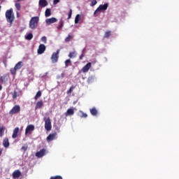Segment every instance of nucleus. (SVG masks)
Returning <instances> with one entry per match:
<instances>
[{
	"label": "nucleus",
	"instance_id": "nucleus-1",
	"mask_svg": "<svg viewBox=\"0 0 179 179\" xmlns=\"http://www.w3.org/2000/svg\"><path fill=\"white\" fill-rule=\"evenodd\" d=\"M6 18L7 22L12 24L13 23V21L15 20V14L13 13V9L10 8L9 10H7L6 11Z\"/></svg>",
	"mask_w": 179,
	"mask_h": 179
},
{
	"label": "nucleus",
	"instance_id": "nucleus-2",
	"mask_svg": "<svg viewBox=\"0 0 179 179\" xmlns=\"http://www.w3.org/2000/svg\"><path fill=\"white\" fill-rule=\"evenodd\" d=\"M40 18L37 16L32 17L29 21V28L34 30L38 26Z\"/></svg>",
	"mask_w": 179,
	"mask_h": 179
},
{
	"label": "nucleus",
	"instance_id": "nucleus-3",
	"mask_svg": "<svg viewBox=\"0 0 179 179\" xmlns=\"http://www.w3.org/2000/svg\"><path fill=\"white\" fill-rule=\"evenodd\" d=\"M23 66V62H19L17 64H16L14 66V68H12L10 69V72L12 75H16V71L20 69Z\"/></svg>",
	"mask_w": 179,
	"mask_h": 179
},
{
	"label": "nucleus",
	"instance_id": "nucleus-4",
	"mask_svg": "<svg viewBox=\"0 0 179 179\" xmlns=\"http://www.w3.org/2000/svg\"><path fill=\"white\" fill-rule=\"evenodd\" d=\"M59 58V49H58L56 52L52 53L50 58L52 63L57 64V62H58Z\"/></svg>",
	"mask_w": 179,
	"mask_h": 179
},
{
	"label": "nucleus",
	"instance_id": "nucleus-5",
	"mask_svg": "<svg viewBox=\"0 0 179 179\" xmlns=\"http://www.w3.org/2000/svg\"><path fill=\"white\" fill-rule=\"evenodd\" d=\"M44 121H45V129H46V131H51L52 128V125L51 124V120L50 119V117L45 118Z\"/></svg>",
	"mask_w": 179,
	"mask_h": 179
},
{
	"label": "nucleus",
	"instance_id": "nucleus-6",
	"mask_svg": "<svg viewBox=\"0 0 179 179\" xmlns=\"http://www.w3.org/2000/svg\"><path fill=\"white\" fill-rule=\"evenodd\" d=\"M90 68H92V63L89 62L78 71V73H81L82 72H83V73H86L89 72V69H90Z\"/></svg>",
	"mask_w": 179,
	"mask_h": 179
},
{
	"label": "nucleus",
	"instance_id": "nucleus-7",
	"mask_svg": "<svg viewBox=\"0 0 179 179\" xmlns=\"http://www.w3.org/2000/svg\"><path fill=\"white\" fill-rule=\"evenodd\" d=\"M20 113V106L15 105L9 112L10 115H13L14 114H17Z\"/></svg>",
	"mask_w": 179,
	"mask_h": 179
},
{
	"label": "nucleus",
	"instance_id": "nucleus-8",
	"mask_svg": "<svg viewBox=\"0 0 179 179\" xmlns=\"http://www.w3.org/2000/svg\"><path fill=\"white\" fill-rule=\"evenodd\" d=\"M35 127L33 124L28 125L25 129V135H27V134H31L33 131H34Z\"/></svg>",
	"mask_w": 179,
	"mask_h": 179
},
{
	"label": "nucleus",
	"instance_id": "nucleus-9",
	"mask_svg": "<svg viewBox=\"0 0 179 179\" xmlns=\"http://www.w3.org/2000/svg\"><path fill=\"white\" fill-rule=\"evenodd\" d=\"M54 139H57V132L50 134H49V136L47 137L48 142H51V141H54Z\"/></svg>",
	"mask_w": 179,
	"mask_h": 179
},
{
	"label": "nucleus",
	"instance_id": "nucleus-10",
	"mask_svg": "<svg viewBox=\"0 0 179 179\" xmlns=\"http://www.w3.org/2000/svg\"><path fill=\"white\" fill-rule=\"evenodd\" d=\"M5 82H8V74H3L0 77V84L2 85Z\"/></svg>",
	"mask_w": 179,
	"mask_h": 179
},
{
	"label": "nucleus",
	"instance_id": "nucleus-11",
	"mask_svg": "<svg viewBox=\"0 0 179 179\" xmlns=\"http://www.w3.org/2000/svg\"><path fill=\"white\" fill-rule=\"evenodd\" d=\"M38 5L41 8H45V6H48V1L47 0H39Z\"/></svg>",
	"mask_w": 179,
	"mask_h": 179
},
{
	"label": "nucleus",
	"instance_id": "nucleus-12",
	"mask_svg": "<svg viewBox=\"0 0 179 179\" xmlns=\"http://www.w3.org/2000/svg\"><path fill=\"white\" fill-rule=\"evenodd\" d=\"M58 20H57V18L51 17V18L46 19L45 22L47 23V24H51L52 23H55Z\"/></svg>",
	"mask_w": 179,
	"mask_h": 179
},
{
	"label": "nucleus",
	"instance_id": "nucleus-13",
	"mask_svg": "<svg viewBox=\"0 0 179 179\" xmlns=\"http://www.w3.org/2000/svg\"><path fill=\"white\" fill-rule=\"evenodd\" d=\"M19 131H20L19 127H15L14 129L13 133V135H12V138L13 139H16V138H17V134H19Z\"/></svg>",
	"mask_w": 179,
	"mask_h": 179
},
{
	"label": "nucleus",
	"instance_id": "nucleus-14",
	"mask_svg": "<svg viewBox=\"0 0 179 179\" xmlns=\"http://www.w3.org/2000/svg\"><path fill=\"white\" fill-rule=\"evenodd\" d=\"M45 155V149H42L36 153V157H43Z\"/></svg>",
	"mask_w": 179,
	"mask_h": 179
},
{
	"label": "nucleus",
	"instance_id": "nucleus-15",
	"mask_svg": "<svg viewBox=\"0 0 179 179\" xmlns=\"http://www.w3.org/2000/svg\"><path fill=\"white\" fill-rule=\"evenodd\" d=\"M44 51H45V45H39L38 48V54L41 55V54H43Z\"/></svg>",
	"mask_w": 179,
	"mask_h": 179
},
{
	"label": "nucleus",
	"instance_id": "nucleus-16",
	"mask_svg": "<svg viewBox=\"0 0 179 179\" xmlns=\"http://www.w3.org/2000/svg\"><path fill=\"white\" fill-rule=\"evenodd\" d=\"M20 176H22V172H20V171H19V170H15L13 173V177L14 178H19V177H20Z\"/></svg>",
	"mask_w": 179,
	"mask_h": 179
},
{
	"label": "nucleus",
	"instance_id": "nucleus-17",
	"mask_svg": "<svg viewBox=\"0 0 179 179\" xmlns=\"http://www.w3.org/2000/svg\"><path fill=\"white\" fill-rule=\"evenodd\" d=\"M73 114H75V110H73V108H69L65 113L66 117H69V115H73Z\"/></svg>",
	"mask_w": 179,
	"mask_h": 179
},
{
	"label": "nucleus",
	"instance_id": "nucleus-18",
	"mask_svg": "<svg viewBox=\"0 0 179 179\" xmlns=\"http://www.w3.org/2000/svg\"><path fill=\"white\" fill-rule=\"evenodd\" d=\"M44 106V103H43V101H39L36 103L35 109L37 110L38 108H41Z\"/></svg>",
	"mask_w": 179,
	"mask_h": 179
},
{
	"label": "nucleus",
	"instance_id": "nucleus-19",
	"mask_svg": "<svg viewBox=\"0 0 179 179\" xmlns=\"http://www.w3.org/2000/svg\"><path fill=\"white\" fill-rule=\"evenodd\" d=\"M90 113L92 114V115L96 116L98 114V111L97 109L96 108H92L90 109Z\"/></svg>",
	"mask_w": 179,
	"mask_h": 179
},
{
	"label": "nucleus",
	"instance_id": "nucleus-20",
	"mask_svg": "<svg viewBox=\"0 0 179 179\" xmlns=\"http://www.w3.org/2000/svg\"><path fill=\"white\" fill-rule=\"evenodd\" d=\"M9 139L8 138H5L3 141V145L5 148H9Z\"/></svg>",
	"mask_w": 179,
	"mask_h": 179
},
{
	"label": "nucleus",
	"instance_id": "nucleus-21",
	"mask_svg": "<svg viewBox=\"0 0 179 179\" xmlns=\"http://www.w3.org/2000/svg\"><path fill=\"white\" fill-rule=\"evenodd\" d=\"M5 129L6 128L3 125H0V138H2V136H3L5 134Z\"/></svg>",
	"mask_w": 179,
	"mask_h": 179
},
{
	"label": "nucleus",
	"instance_id": "nucleus-22",
	"mask_svg": "<svg viewBox=\"0 0 179 179\" xmlns=\"http://www.w3.org/2000/svg\"><path fill=\"white\" fill-rule=\"evenodd\" d=\"M99 7L101 10H107V8H108V3H105L103 5L101 4Z\"/></svg>",
	"mask_w": 179,
	"mask_h": 179
},
{
	"label": "nucleus",
	"instance_id": "nucleus-23",
	"mask_svg": "<svg viewBox=\"0 0 179 179\" xmlns=\"http://www.w3.org/2000/svg\"><path fill=\"white\" fill-rule=\"evenodd\" d=\"M45 17H49V16H51V9L47 8L45 10Z\"/></svg>",
	"mask_w": 179,
	"mask_h": 179
},
{
	"label": "nucleus",
	"instance_id": "nucleus-24",
	"mask_svg": "<svg viewBox=\"0 0 179 179\" xmlns=\"http://www.w3.org/2000/svg\"><path fill=\"white\" fill-rule=\"evenodd\" d=\"M64 27V20H60L59 22V25L57 26V30H61Z\"/></svg>",
	"mask_w": 179,
	"mask_h": 179
},
{
	"label": "nucleus",
	"instance_id": "nucleus-25",
	"mask_svg": "<svg viewBox=\"0 0 179 179\" xmlns=\"http://www.w3.org/2000/svg\"><path fill=\"white\" fill-rule=\"evenodd\" d=\"M101 10L99 7H98L94 13V15L96 16H99V15H100V13H101Z\"/></svg>",
	"mask_w": 179,
	"mask_h": 179
},
{
	"label": "nucleus",
	"instance_id": "nucleus-26",
	"mask_svg": "<svg viewBox=\"0 0 179 179\" xmlns=\"http://www.w3.org/2000/svg\"><path fill=\"white\" fill-rule=\"evenodd\" d=\"M101 10L99 7H98L94 13V15L96 16H99V15H100V13H101Z\"/></svg>",
	"mask_w": 179,
	"mask_h": 179
},
{
	"label": "nucleus",
	"instance_id": "nucleus-27",
	"mask_svg": "<svg viewBox=\"0 0 179 179\" xmlns=\"http://www.w3.org/2000/svg\"><path fill=\"white\" fill-rule=\"evenodd\" d=\"M11 94L13 96V99L15 100L19 97V92L14 91L13 92H11Z\"/></svg>",
	"mask_w": 179,
	"mask_h": 179
},
{
	"label": "nucleus",
	"instance_id": "nucleus-28",
	"mask_svg": "<svg viewBox=\"0 0 179 179\" xmlns=\"http://www.w3.org/2000/svg\"><path fill=\"white\" fill-rule=\"evenodd\" d=\"M73 38V35L72 34H69L68 36L65 38L66 43H69L71 40Z\"/></svg>",
	"mask_w": 179,
	"mask_h": 179
},
{
	"label": "nucleus",
	"instance_id": "nucleus-29",
	"mask_svg": "<svg viewBox=\"0 0 179 179\" xmlns=\"http://www.w3.org/2000/svg\"><path fill=\"white\" fill-rule=\"evenodd\" d=\"M64 64H65V67L66 68H68L69 66V65H72V64H71V59H66V61H65V62H64Z\"/></svg>",
	"mask_w": 179,
	"mask_h": 179
},
{
	"label": "nucleus",
	"instance_id": "nucleus-30",
	"mask_svg": "<svg viewBox=\"0 0 179 179\" xmlns=\"http://www.w3.org/2000/svg\"><path fill=\"white\" fill-rule=\"evenodd\" d=\"M76 57V52L73 51L69 53V58H75Z\"/></svg>",
	"mask_w": 179,
	"mask_h": 179
},
{
	"label": "nucleus",
	"instance_id": "nucleus-31",
	"mask_svg": "<svg viewBox=\"0 0 179 179\" xmlns=\"http://www.w3.org/2000/svg\"><path fill=\"white\" fill-rule=\"evenodd\" d=\"M94 80V77L93 76H89L87 78V83H92V82Z\"/></svg>",
	"mask_w": 179,
	"mask_h": 179
},
{
	"label": "nucleus",
	"instance_id": "nucleus-32",
	"mask_svg": "<svg viewBox=\"0 0 179 179\" xmlns=\"http://www.w3.org/2000/svg\"><path fill=\"white\" fill-rule=\"evenodd\" d=\"M41 97V91H38L36 96H34L35 100H37L38 99H40Z\"/></svg>",
	"mask_w": 179,
	"mask_h": 179
},
{
	"label": "nucleus",
	"instance_id": "nucleus-33",
	"mask_svg": "<svg viewBox=\"0 0 179 179\" xmlns=\"http://www.w3.org/2000/svg\"><path fill=\"white\" fill-rule=\"evenodd\" d=\"M28 148L29 145H27V143H26L21 148V150H23V152H26V150H27Z\"/></svg>",
	"mask_w": 179,
	"mask_h": 179
},
{
	"label": "nucleus",
	"instance_id": "nucleus-34",
	"mask_svg": "<svg viewBox=\"0 0 179 179\" xmlns=\"http://www.w3.org/2000/svg\"><path fill=\"white\" fill-rule=\"evenodd\" d=\"M79 20H80V15L78 14V15L76 16V18H75V23H76V24L79 23Z\"/></svg>",
	"mask_w": 179,
	"mask_h": 179
},
{
	"label": "nucleus",
	"instance_id": "nucleus-35",
	"mask_svg": "<svg viewBox=\"0 0 179 179\" xmlns=\"http://www.w3.org/2000/svg\"><path fill=\"white\" fill-rule=\"evenodd\" d=\"M111 36V32L110 31H107L105 34H104V38H108Z\"/></svg>",
	"mask_w": 179,
	"mask_h": 179
},
{
	"label": "nucleus",
	"instance_id": "nucleus-36",
	"mask_svg": "<svg viewBox=\"0 0 179 179\" xmlns=\"http://www.w3.org/2000/svg\"><path fill=\"white\" fill-rule=\"evenodd\" d=\"M25 38H26L27 40H31V38H33V34H31V33L28 34L26 36Z\"/></svg>",
	"mask_w": 179,
	"mask_h": 179
},
{
	"label": "nucleus",
	"instance_id": "nucleus-37",
	"mask_svg": "<svg viewBox=\"0 0 179 179\" xmlns=\"http://www.w3.org/2000/svg\"><path fill=\"white\" fill-rule=\"evenodd\" d=\"M73 89H75V86L72 85L70 89L67 91V94H71L72 92H73Z\"/></svg>",
	"mask_w": 179,
	"mask_h": 179
},
{
	"label": "nucleus",
	"instance_id": "nucleus-38",
	"mask_svg": "<svg viewBox=\"0 0 179 179\" xmlns=\"http://www.w3.org/2000/svg\"><path fill=\"white\" fill-rule=\"evenodd\" d=\"M15 6L17 10H20L21 6L19 3H15Z\"/></svg>",
	"mask_w": 179,
	"mask_h": 179
},
{
	"label": "nucleus",
	"instance_id": "nucleus-39",
	"mask_svg": "<svg viewBox=\"0 0 179 179\" xmlns=\"http://www.w3.org/2000/svg\"><path fill=\"white\" fill-rule=\"evenodd\" d=\"M87 114L83 113V111H81V115H80V117L81 118H87Z\"/></svg>",
	"mask_w": 179,
	"mask_h": 179
},
{
	"label": "nucleus",
	"instance_id": "nucleus-40",
	"mask_svg": "<svg viewBox=\"0 0 179 179\" xmlns=\"http://www.w3.org/2000/svg\"><path fill=\"white\" fill-rule=\"evenodd\" d=\"M41 41H42L43 43H44L45 44H47V37L43 36V37L41 38Z\"/></svg>",
	"mask_w": 179,
	"mask_h": 179
},
{
	"label": "nucleus",
	"instance_id": "nucleus-41",
	"mask_svg": "<svg viewBox=\"0 0 179 179\" xmlns=\"http://www.w3.org/2000/svg\"><path fill=\"white\" fill-rule=\"evenodd\" d=\"M50 179H62V176H52Z\"/></svg>",
	"mask_w": 179,
	"mask_h": 179
},
{
	"label": "nucleus",
	"instance_id": "nucleus-42",
	"mask_svg": "<svg viewBox=\"0 0 179 179\" xmlns=\"http://www.w3.org/2000/svg\"><path fill=\"white\" fill-rule=\"evenodd\" d=\"M97 4V1L96 0H92L90 4V6H94V5Z\"/></svg>",
	"mask_w": 179,
	"mask_h": 179
},
{
	"label": "nucleus",
	"instance_id": "nucleus-43",
	"mask_svg": "<svg viewBox=\"0 0 179 179\" xmlns=\"http://www.w3.org/2000/svg\"><path fill=\"white\" fill-rule=\"evenodd\" d=\"M71 17H72V9H70V11L69 13V15H68V18L67 19H71Z\"/></svg>",
	"mask_w": 179,
	"mask_h": 179
},
{
	"label": "nucleus",
	"instance_id": "nucleus-44",
	"mask_svg": "<svg viewBox=\"0 0 179 179\" xmlns=\"http://www.w3.org/2000/svg\"><path fill=\"white\" fill-rule=\"evenodd\" d=\"M83 58H85V55L83 54V53L79 57V59L82 60V59H83Z\"/></svg>",
	"mask_w": 179,
	"mask_h": 179
},
{
	"label": "nucleus",
	"instance_id": "nucleus-45",
	"mask_svg": "<svg viewBox=\"0 0 179 179\" xmlns=\"http://www.w3.org/2000/svg\"><path fill=\"white\" fill-rule=\"evenodd\" d=\"M58 2H59V0H54L53 3H54V5H57V3H58Z\"/></svg>",
	"mask_w": 179,
	"mask_h": 179
},
{
	"label": "nucleus",
	"instance_id": "nucleus-46",
	"mask_svg": "<svg viewBox=\"0 0 179 179\" xmlns=\"http://www.w3.org/2000/svg\"><path fill=\"white\" fill-rule=\"evenodd\" d=\"M1 155H2V149L1 148H0V156H1Z\"/></svg>",
	"mask_w": 179,
	"mask_h": 179
},
{
	"label": "nucleus",
	"instance_id": "nucleus-47",
	"mask_svg": "<svg viewBox=\"0 0 179 179\" xmlns=\"http://www.w3.org/2000/svg\"><path fill=\"white\" fill-rule=\"evenodd\" d=\"M2 90V86L0 85V91Z\"/></svg>",
	"mask_w": 179,
	"mask_h": 179
},
{
	"label": "nucleus",
	"instance_id": "nucleus-48",
	"mask_svg": "<svg viewBox=\"0 0 179 179\" xmlns=\"http://www.w3.org/2000/svg\"><path fill=\"white\" fill-rule=\"evenodd\" d=\"M17 17H19V13H17Z\"/></svg>",
	"mask_w": 179,
	"mask_h": 179
},
{
	"label": "nucleus",
	"instance_id": "nucleus-49",
	"mask_svg": "<svg viewBox=\"0 0 179 179\" xmlns=\"http://www.w3.org/2000/svg\"><path fill=\"white\" fill-rule=\"evenodd\" d=\"M40 45H44V44H40Z\"/></svg>",
	"mask_w": 179,
	"mask_h": 179
},
{
	"label": "nucleus",
	"instance_id": "nucleus-50",
	"mask_svg": "<svg viewBox=\"0 0 179 179\" xmlns=\"http://www.w3.org/2000/svg\"><path fill=\"white\" fill-rule=\"evenodd\" d=\"M62 76H64V73H62Z\"/></svg>",
	"mask_w": 179,
	"mask_h": 179
},
{
	"label": "nucleus",
	"instance_id": "nucleus-51",
	"mask_svg": "<svg viewBox=\"0 0 179 179\" xmlns=\"http://www.w3.org/2000/svg\"><path fill=\"white\" fill-rule=\"evenodd\" d=\"M0 9H1V6H0Z\"/></svg>",
	"mask_w": 179,
	"mask_h": 179
}]
</instances>
